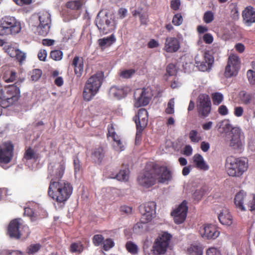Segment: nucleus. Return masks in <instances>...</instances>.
<instances>
[{
  "label": "nucleus",
  "mask_w": 255,
  "mask_h": 255,
  "mask_svg": "<svg viewBox=\"0 0 255 255\" xmlns=\"http://www.w3.org/2000/svg\"><path fill=\"white\" fill-rule=\"evenodd\" d=\"M73 188L69 182L66 180L50 181L48 194L58 203H64L71 196Z\"/></svg>",
  "instance_id": "1"
},
{
  "label": "nucleus",
  "mask_w": 255,
  "mask_h": 255,
  "mask_svg": "<svg viewBox=\"0 0 255 255\" xmlns=\"http://www.w3.org/2000/svg\"><path fill=\"white\" fill-rule=\"evenodd\" d=\"M225 168L230 176L240 177L248 168V160L243 157L229 156L226 159Z\"/></svg>",
  "instance_id": "2"
},
{
  "label": "nucleus",
  "mask_w": 255,
  "mask_h": 255,
  "mask_svg": "<svg viewBox=\"0 0 255 255\" xmlns=\"http://www.w3.org/2000/svg\"><path fill=\"white\" fill-rule=\"evenodd\" d=\"M104 79V72L98 71L88 79L83 93L85 101H90L97 94L103 84Z\"/></svg>",
  "instance_id": "3"
},
{
  "label": "nucleus",
  "mask_w": 255,
  "mask_h": 255,
  "mask_svg": "<svg viewBox=\"0 0 255 255\" xmlns=\"http://www.w3.org/2000/svg\"><path fill=\"white\" fill-rule=\"evenodd\" d=\"M21 24L14 17L5 16L0 19V35H15L20 32ZM4 42L0 39V46Z\"/></svg>",
  "instance_id": "4"
},
{
  "label": "nucleus",
  "mask_w": 255,
  "mask_h": 255,
  "mask_svg": "<svg viewBox=\"0 0 255 255\" xmlns=\"http://www.w3.org/2000/svg\"><path fill=\"white\" fill-rule=\"evenodd\" d=\"M14 156V145L12 142L7 141L0 145V166H5L9 163Z\"/></svg>",
  "instance_id": "5"
},
{
  "label": "nucleus",
  "mask_w": 255,
  "mask_h": 255,
  "mask_svg": "<svg viewBox=\"0 0 255 255\" xmlns=\"http://www.w3.org/2000/svg\"><path fill=\"white\" fill-rule=\"evenodd\" d=\"M136 124V140L140 138L144 128L147 126L148 121V112L143 108L140 109L137 114L133 118Z\"/></svg>",
  "instance_id": "6"
},
{
  "label": "nucleus",
  "mask_w": 255,
  "mask_h": 255,
  "mask_svg": "<svg viewBox=\"0 0 255 255\" xmlns=\"http://www.w3.org/2000/svg\"><path fill=\"white\" fill-rule=\"evenodd\" d=\"M241 68V60L239 57L235 54H231L228 58L227 65L225 68V76L231 78L236 76Z\"/></svg>",
  "instance_id": "7"
},
{
  "label": "nucleus",
  "mask_w": 255,
  "mask_h": 255,
  "mask_svg": "<svg viewBox=\"0 0 255 255\" xmlns=\"http://www.w3.org/2000/svg\"><path fill=\"white\" fill-rule=\"evenodd\" d=\"M197 107L201 117H207L211 111V102L210 97L206 94L199 95L197 101Z\"/></svg>",
  "instance_id": "8"
},
{
  "label": "nucleus",
  "mask_w": 255,
  "mask_h": 255,
  "mask_svg": "<svg viewBox=\"0 0 255 255\" xmlns=\"http://www.w3.org/2000/svg\"><path fill=\"white\" fill-rule=\"evenodd\" d=\"M138 183L143 187L148 188L154 185L156 182L154 166L149 170H145L138 177Z\"/></svg>",
  "instance_id": "9"
},
{
  "label": "nucleus",
  "mask_w": 255,
  "mask_h": 255,
  "mask_svg": "<svg viewBox=\"0 0 255 255\" xmlns=\"http://www.w3.org/2000/svg\"><path fill=\"white\" fill-rule=\"evenodd\" d=\"M39 24L37 27L38 34L42 36L47 35L50 31L51 25V15L47 11L39 12Z\"/></svg>",
  "instance_id": "10"
},
{
  "label": "nucleus",
  "mask_w": 255,
  "mask_h": 255,
  "mask_svg": "<svg viewBox=\"0 0 255 255\" xmlns=\"http://www.w3.org/2000/svg\"><path fill=\"white\" fill-rule=\"evenodd\" d=\"M5 87L6 93L2 96L3 102H7L5 107H8L16 102L20 97V90L15 84Z\"/></svg>",
  "instance_id": "11"
},
{
  "label": "nucleus",
  "mask_w": 255,
  "mask_h": 255,
  "mask_svg": "<svg viewBox=\"0 0 255 255\" xmlns=\"http://www.w3.org/2000/svg\"><path fill=\"white\" fill-rule=\"evenodd\" d=\"M65 170V165L63 161L50 165L48 166V177L51 181L61 180Z\"/></svg>",
  "instance_id": "12"
},
{
  "label": "nucleus",
  "mask_w": 255,
  "mask_h": 255,
  "mask_svg": "<svg viewBox=\"0 0 255 255\" xmlns=\"http://www.w3.org/2000/svg\"><path fill=\"white\" fill-rule=\"evenodd\" d=\"M171 237L170 234L164 232L155 241L153 247L154 251L158 255L164 254L169 246Z\"/></svg>",
  "instance_id": "13"
},
{
  "label": "nucleus",
  "mask_w": 255,
  "mask_h": 255,
  "mask_svg": "<svg viewBox=\"0 0 255 255\" xmlns=\"http://www.w3.org/2000/svg\"><path fill=\"white\" fill-rule=\"evenodd\" d=\"M241 129L235 127L233 131L230 146L235 153H241L244 149V143L241 139Z\"/></svg>",
  "instance_id": "14"
},
{
  "label": "nucleus",
  "mask_w": 255,
  "mask_h": 255,
  "mask_svg": "<svg viewBox=\"0 0 255 255\" xmlns=\"http://www.w3.org/2000/svg\"><path fill=\"white\" fill-rule=\"evenodd\" d=\"M156 180L159 183H168L172 179L171 172L166 166L154 165Z\"/></svg>",
  "instance_id": "15"
},
{
  "label": "nucleus",
  "mask_w": 255,
  "mask_h": 255,
  "mask_svg": "<svg viewBox=\"0 0 255 255\" xmlns=\"http://www.w3.org/2000/svg\"><path fill=\"white\" fill-rule=\"evenodd\" d=\"M180 40L175 37L168 36L165 38L163 50L167 53L177 52L180 48Z\"/></svg>",
  "instance_id": "16"
},
{
  "label": "nucleus",
  "mask_w": 255,
  "mask_h": 255,
  "mask_svg": "<svg viewBox=\"0 0 255 255\" xmlns=\"http://www.w3.org/2000/svg\"><path fill=\"white\" fill-rule=\"evenodd\" d=\"M20 219H15L10 221L8 227L7 234L11 238L19 239L21 237Z\"/></svg>",
  "instance_id": "17"
},
{
  "label": "nucleus",
  "mask_w": 255,
  "mask_h": 255,
  "mask_svg": "<svg viewBox=\"0 0 255 255\" xmlns=\"http://www.w3.org/2000/svg\"><path fill=\"white\" fill-rule=\"evenodd\" d=\"M96 24L100 32L103 34L110 33L114 29L111 19H108L107 16L102 18L97 17L96 20Z\"/></svg>",
  "instance_id": "18"
},
{
  "label": "nucleus",
  "mask_w": 255,
  "mask_h": 255,
  "mask_svg": "<svg viewBox=\"0 0 255 255\" xmlns=\"http://www.w3.org/2000/svg\"><path fill=\"white\" fill-rule=\"evenodd\" d=\"M202 236L207 239H215L220 235L217 227L212 224H206L200 230Z\"/></svg>",
  "instance_id": "19"
},
{
  "label": "nucleus",
  "mask_w": 255,
  "mask_h": 255,
  "mask_svg": "<svg viewBox=\"0 0 255 255\" xmlns=\"http://www.w3.org/2000/svg\"><path fill=\"white\" fill-rule=\"evenodd\" d=\"M146 89H137L134 94V97L136 100L135 106L137 107L144 106L148 105L150 102V98L146 96Z\"/></svg>",
  "instance_id": "20"
},
{
  "label": "nucleus",
  "mask_w": 255,
  "mask_h": 255,
  "mask_svg": "<svg viewBox=\"0 0 255 255\" xmlns=\"http://www.w3.org/2000/svg\"><path fill=\"white\" fill-rule=\"evenodd\" d=\"M214 61L213 57L209 54L206 53L204 60L202 62L197 61L195 60V64L200 71L205 72L211 70Z\"/></svg>",
  "instance_id": "21"
},
{
  "label": "nucleus",
  "mask_w": 255,
  "mask_h": 255,
  "mask_svg": "<svg viewBox=\"0 0 255 255\" xmlns=\"http://www.w3.org/2000/svg\"><path fill=\"white\" fill-rule=\"evenodd\" d=\"M242 16L245 24L251 26L255 22V8L251 6L246 7L243 11Z\"/></svg>",
  "instance_id": "22"
},
{
  "label": "nucleus",
  "mask_w": 255,
  "mask_h": 255,
  "mask_svg": "<svg viewBox=\"0 0 255 255\" xmlns=\"http://www.w3.org/2000/svg\"><path fill=\"white\" fill-rule=\"evenodd\" d=\"M251 198V195H248L246 192L242 190L236 194L234 203L237 207H244L245 205L248 206Z\"/></svg>",
  "instance_id": "23"
},
{
  "label": "nucleus",
  "mask_w": 255,
  "mask_h": 255,
  "mask_svg": "<svg viewBox=\"0 0 255 255\" xmlns=\"http://www.w3.org/2000/svg\"><path fill=\"white\" fill-rule=\"evenodd\" d=\"M188 208H175L171 213L174 221L176 224H180L185 220Z\"/></svg>",
  "instance_id": "24"
},
{
  "label": "nucleus",
  "mask_w": 255,
  "mask_h": 255,
  "mask_svg": "<svg viewBox=\"0 0 255 255\" xmlns=\"http://www.w3.org/2000/svg\"><path fill=\"white\" fill-rule=\"evenodd\" d=\"M220 222L224 225L230 226L233 223V217L228 208H225L218 216Z\"/></svg>",
  "instance_id": "25"
},
{
  "label": "nucleus",
  "mask_w": 255,
  "mask_h": 255,
  "mask_svg": "<svg viewBox=\"0 0 255 255\" xmlns=\"http://www.w3.org/2000/svg\"><path fill=\"white\" fill-rule=\"evenodd\" d=\"M127 89L123 87L117 86H112L109 91L110 95L118 99L125 97L127 95Z\"/></svg>",
  "instance_id": "26"
},
{
  "label": "nucleus",
  "mask_w": 255,
  "mask_h": 255,
  "mask_svg": "<svg viewBox=\"0 0 255 255\" xmlns=\"http://www.w3.org/2000/svg\"><path fill=\"white\" fill-rule=\"evenodd\" d=\"M105 154L103 147L99 146L94 149L92 152L91 158L95 163L100 164L105 157Z\"/></svg>",
  "instance_id": "27"
},
{
  "label": "nucleus",
  "mask_w": 255,
  "mask_h": 255,
  "mask_svg": "<svg viewBox=\"0 0 255 255\" xmlns=\"http://www.w3.org/2000/svg\"><path fill=\"white\" fill-rule=\"evenodd\" d=\"M193 160L197 168L204 171L207 170L209 169L208 165L205 163L201 155L199 154H195Z\"/></svg>",
  "instance_id": "28"
},
{
  "label": "nucleus",
  "mask_w": 255,
  "mask_h": 255,
  "mask_svg": "<svg viewBox=\"0 0 255 255\" xmlns=\"http://www.w3.org/2000/svg\"><path fill=\"white\" fill-rule=\"evenodd\" d=\"M155 208H140V212L142 215V219L143 222H148L150 221L153 216L155 215Z\"/></svg>",
  "instance_id": "29"
},
{
  "label": "nucleus",
  "mask_w": 255,
  "mask_h": 255,
  "mask_svg": "<svg viewBox=\"0 0 255 255\" xmlns=\"http://www.w3.org/2000/svg\"><path fill=\"white\" fill-rule=\"evenodd\" d=\"M239 98L241 103L244 105H249L254 100V95L245 91H242L239 93Z\"/></svg>",
  "instance_id": "30"
},
{
  "label": "nucleus",
  "mask_w": 255,
  "mask_h": 255,
  "mask_svg": "<svg viewBox=\"0 0 255 255\" xmlns=\"http://www.w3.org/2000/svg\"><path fill=\"white\" fill-rule=\"evenodd\" d=\"M85 3L84 0H72L67 1L65 4V6L71 10H79Z\"/></svg>",
  "instance_id": "31"
},
{
  "label": "nucleus",
  "mask_w": 255,
  "mask_h": 255,
  "mask_svg": "<svg viewBox=\"0 0 255 255\" xmlns=\"http://www.w3.org/2000/svg\"><path fill=\"white\" fill-rule=\"evenodd\" d=\"M208 192V188L206 186H203L200 189L196 190L192 194V197L195 202H199Z\"/></svg>",
  "instance_id": "32"
},
{
  "label": "nucleus",
  "mask_w": 255,
  "mask_h": 255,
  "mask_svg": "<svg viewBox=\"0 0 255 255\" xmlns=\"http://www.w3.org/2000/svg\"><path fill=\"white\" fill-rule=\"evenodd\" d=\"M187 253L189 255H203V248L200 244H192L187 248Z\"/></svg>",
  "instance_id": "33"
},
{
  "label": "nucleus",
  "mask_w": 255,
  "mask_h": 255,
  "mask_svg": "<svg viewBox=\"0 0 255 255\" xmlns=\"http://www.w3.org/2000/svg\"><path fill=\"white\" fill-rule=\"evenodd\" d=\"M40 157L39 154L36 153L31 147H29L24 153L23 158L26 160H34L37 161Z\"/></svg>",
  "instance_id": "34"
},
{
  "label": "nucleus",
  "mask_w": 255,
  "mask_h": 255,
  "mask_svg": "<svg viewBox=\"0 0 255 255\" xmlns=\"http://www.w3.org/2000/svg\"><path fill=\"white\" fill-rule=\"evenodd\" d=\"M116 39L114 34L110 36L98 40L99 46L101 47H109L116 41Z\"/></svg>",
  "instance_id": "35"
},
{
  "label": "nucleus",
  "mask_w": 255,
  "mask_h": 255,
  "mask_svg": "<svg viewBox=\"0 0 255 255\" xmlns=\"http://www.w3.org/2000/svg\"><path fill=\"white\" fill-rule=\"evenodd\" d=\"M16 77V73L12 70L5 71L2 77L3 80L6 83L14 82Z\"/></svg>",
  "instance_id": "36"
},
{
  "label": "nucleus",
  "mask_w": 255,
  "mask_h": 255,
  "mask_svg": "<svg viewBox=\"0 0 255 255\" xmlns=\"http://www.w3.org/2000/svg\"><path fill=\"white\" fill-rule=\"evenodd\" d=\"M126 248L128 253L132 255H136L138 253V246L131 241H128L126 244Z\"/></svg>",
  "instance_id": "37"
},
{
  "label": "nucleus",
  "mask_w": 255,
  "mask_h": 255,
  "mask_svg": "<svg viewBox=\"0 0 255 255\" xmlns=\"http://www.w3.org/2000/svg\"><path fill=\"white\" fill-rule=\"evenodd\" d=\"M129 170L128 169L121 170L116 174L115 177H111L112 178H116L119 181H127L128 178Z\"/></svg>",
  "instance_id": "38"
},
{
  "label": "nucleus",
  "mask_w": 255,
  "mask_h": 255,
  "mask_svg": "<svg viewBox=\"0 0 255 255\" xmlns=\"http://www.w3.org/2000/svg\"><path fill=\"white\" fill-rule=\"evenodd\" d=\"M84 250L83 245L81 243H72L70 247V251L72 253H81Z\"/></svg>",
  "instance_id": "39"
},
{
  "label": "nucleus",
  "mask_w": 255,
  "mask_h": 255,
  "mask_svg": "<svg viewBox=\"0 0 255 255\" xmlns=\"http://www.w3.org/2000/svg\"><path fill=\"white\" fill-rule=\"evenodd\" d=\"M63 56L62 51L59 50H54L50 52V57L55 61L61 60Z\"/></svg>",
  "instance_id": "40"
},
{
  "label": "nucleus",
  "mask_w": 255,
  "mask_h": 255,
  "mask_svg": "<svg viewBox=\"0 0 255 255\" xmlns=\"http://www.w3.org/2000/svg\"><path fill=\"white\" fill-rule=\"evenodd\" d=\"M212 98L213 104L215 105H220L224 99L223 95L219 92L212 94Z\"/></svg>",
  "instance_id": "41"
},
{
  "label": "nucleus",
  "mask_w": 255,
  "mask_h": 255,
  "mask_svg": "<svg viewBox=\"0 0 255 255\" xmlns=\"http://www.w3.org/2000/svg\"><path fill=\"white\" fill-rule=\"evenodd\" d=\"M41 245L39 244H32L29 246L26 250L28 255H33L37 253L40 249Z\"/></svg>",
  "instance_id": "42"
},
{
  "label": "nucleus",
  "mask_w": 255,
  "mask_h": 255,
  "mask_svg": "<svg viewBox=\"0 0 255 255\" xmlns=\"http://www.w3.org/2000/svg\"><path fill=\"white\" fill-rule=\"evenodd\" d=\"M135 73V70L133 69L125 70L121 72L120 76L123 78H129Z\"/></svg>",
  "instance_id": "43"
},
{
  "label": "nucleus",
  "mask_w": 255,
  "mask_h": 255,
  "mask_svg": "<svg viewBox=\"0 0 255 255\" xmlns=\"http://www.w3.org/2000/svg\"><path fill=\"white\" fill-rule=\"evenodd\" d=\"M214 19V13L211 11H207L205 12L203 16V20L206 23H211Z\"/></svg>",
  "instance_id": "44"
},
{
  "label": "nucleus",
  "mask_w": 255,
  "mask_h": 255,
  "mask_svg": "<svg viewBox=\"0 0 255 255\" xmlns=\"http://www.w3.org/2000/svg\"><path fill=\"white\" fill-rule=\"evenodd\" d=\"M189 137L191 141L198 142L201 139V137L198 135V132L196 130H191L189 133Z\"/></svg>",
  "instance_id": "45"
},
{
  "label": "nucleus",
  "mask_w": 255,
  "mask_h": 255,
  "mask_svg": "<svg viewBox=\"0 0 255 255\" xmlns=\"http://www.w3.org/2000/svg\"><path fill=\"white\" fill-rule=\"evenodd\" d=\"M42 71L39 69H35L31 72V78L32 80L37 81L41 76Z\"/></svg>",
  "instance_id": "46"
},
{
  "label": "nucleus",
  "mask_w": 255,
  "mask_h": 255,
  "mask_svg": "<svg viewBox=\"0 0 255 255\" xmlns=\"http://www.w3.org/2000/svg\"><path fill=\"white\" fill-rule=\"evenodd\" d=\"M183 22V17L180 13H178L173 16L172 22L175 26L180 25Z\"/></svg>",
  "instance_id": "47"
},
{
  "label": "nucleus",
  "mask_w": 255,
  "mask_h": 255,
  "mask_svg": "<svg viewBox=\"0 0 255 255\" xmlns=\"http://www.w3.org/2000/svg\"><path fill=\"white\" fill-rule=\"evenodd\" d=\"M104 240V238L102 235H95L93 238V243L96 246H99L101 245Z\"/></svg>",
  "instance_id": "48"
},
{
  "label": "nucleus",
  "mask_w": 255,
  "mask_h": 255,
  "mask_svg": "<svg viewBox=\"0 0 255 255\" xmlns=\"http://www.w3.org/2000/svg\"><path fill=\"white\" fill-rule=\"evenodd\" d=\"M165 113L167 114H172L174 113V100L171 99L167 104V107L165 109Z\"/></svg>",
  "instance_id": "49"
},
{
  "label": "nucleus",
  "mask_w": 255,
  "mask_h": 255,
  "mask_svg": "<svg viewBox=\"0 0 255 255\" xmlns=\"http://www.w3.org/2000/svg\"><path fill=\"white\" fill-rule=\"evenodd\" d=\"M74 68V72L75 75L77 77H80L83 72L84 70V61L83 60H81L80 63L79 64L78 66Z\"/></svg>",
  "instance_id": "50"
},
{
  "label": "nucleus",
  "mask_w": 255,
  "mask_h": 255,
  "mask_svg": "<svg viewBox=\"0 0 255 255\" xmlns=\"http://www.w3.org/2000/svg\"><path fill=\"white\" fill-rule=\"evenodd\" d=\"M247 76L249 83L252 85L255 84V71L249 70L247 72Z\"/></svg>",
  "instance_id": "51"
},
{
  "label": "nucleus",
  "mask_w": 255,
  "mask_h": 255,
  "mask_svg": "<svg viewBox=\"0 0 255 255\" xmlns=\"http://www.w3.org/2000/svg\"><path fill=\"white\" fill-rule=\"evenodd\" d=\"M235 128H233L232 125L230 124L229 120H228L223 122V128L225 132L232 131V133H233V130Z\"/></svg>",
  "instance_id": "52"
},
{
  "label": "nucleus",
  "mask_w": 255,
  "mask_h": 255,
  "mask_svg": "<svg viewBox=\"0 0 255 255\" xmlns=\"http://www.w3.org/2000/svg\"><path fill=\"white\" fill-rule=\"evenodd\" d=\"M114 245V243L111 239H107L104 243L103 249L107 251Z\"/></svg>",
  "instance_id": "53"
},
{
  "label": "nucleus",
  "mask_w": 255,
  "mask_h": 255,
  "mask_svg": "<svg viewBox=\"0 0 255 255\" xmlns=\"http://www.w3.org/2000/svg\"><path fill=\"white\" fill-rule=\"evenodd\" d=\"M20 232L21 233V236L28 237L30 233L29 227L26 225H22L20 227Z\"/></svg>",
  "instance_id": "54"
},
{
  "label": "nucleus",
  "mask_w": 255,
  "mask_h": 255,
  "mask_svg": "<svg viewBox=\"0 0 255 255\" xmlns=\"http://www.w3.org/2000/svg\"><path fill=\"white\" fill-rule=\"evenodd\" d=\"M181 5L180 0H172L170 2L171 8L174 10H177L179 9Z\"/></svg>",
  "instance_id": "55"
},
{
  "label": "nucleus",
  "mask_w": 255,
  "mask_h": 255,
  "mask_svg": "<svg viewBox=\"0 0 255 255\" xmlns=\"http://www.w3.org/2000/svg\"><path fill=\"white\" fill-rule=\"evenodd\" d=\"M47 55V53L45 49H40L38 53V58L39 60L45 61Z\"/></svg>",
  "instance_id": "56"
},
{
  "label": "nucleus",
  "mask_w": 255,
  "mask_h": 255,
  "mask_svg": "<svg viewBox=\"0 0 255 255\" xmlns=\"http://www.w3.org/2000/svg\"><path fill=\"white\" fill-rule=\"evenodd\" d=\"M112 136L117 145L119 147V149L121 150H123L124 149V146L123 145L120 139H119L118 135L115 132H113L112 133Z\"/></svg>",
  "instance_id": "57"
},
{
  "label": "nucleus",
  "mask_w": 255,
  "mask_h": 255,
  "mask_svg": "<svg viewBox=\"0 0 255 255\" xmlns=\"http://www.w3.org/2000/svg\"><path fill=\"white\" fill-rule=\"evenodd\" d=\"M112 136L117 145L119 147V149L121 150H123L124 149V146L123 145L120 139H119L118 135L115 132H113L112 133Z\"/></svg>",
  "instance_id": "58"
},
{
  "label": "nucleus",
  "mask_w": 255,
  "mask_h": 255,
  "mask_svg": "<svg viewBox=\"0 0 255 255\" xmlns=\"http://www.w3.org/2000/svg\"><path fill=\"white\" fill-rule=\"evenodd\" d=\"M16 59L18 60V61L21 64L23 61L25 60L26 58L25 54L20 50L18 51L15 57Z\"/></svg>",
  "instance_id": "59"
},
{
  "label": "nucleus",
  "mask_w": 255,
  "mask_h": 255,
  "mask_svg": "<svg viewBox=\"0 0 255 255\" xmlns=\"http://www.w3.org/2000/svg\"><path fill=\"white\" fill-rule=\"evenodd\" d=\"M74 165L75 172H79L81 169V164L79 159L77 156H75L74 158Z\"/></svg>",
  "instance_id": "60"
},
{
  "label": "nucleus",
  "mask_w": 255,
  "mask_h": 255,
  "mask_svg": "<svg viewBox=\"0 0 255 255\" xmlns=\"http://www.w3.org/2000/svg\"><path fill=\"white\" fill-rule=\"evenodd\" d=\"M204 41L207 44H211L213 41V37L210 33H206L203 37Z\"/></svg>",
  "instance_id": "61"
},
{
  "label": "nucleus",
  "mask_w": 255,
  "mask_h": 255,
  "mask_svg": "<svg viewBox=\"0 0 255 255\" xmlns=\"http://www.w3.org/2000/svg\"><path fill=\"white\" fill-rule=\"evenodd\" d=\"M244 113V109L242 107H236L234 109V114L236 117H240L242 116Z\"/></svg>",
  "instance_id": "62"
},
{
  "label": "nucleus",
  "mask_w": 255,
  "mask_h": 255,
  "mask_svg": "<svg viewBox=\"0 0 255 255\" xmlns=\"http://www.w3.org/2000/svg\"><path fill=\"white\" fill-rule=\"evenodd\" d=\"M218 113L222 116H226L228 114V109L225 105H221L218 108Z\"/></svg>",
  "instance_id": "63"
},
{
  "label": "nucleus",
  "mask_w": 255,
  "mask_h": 255,
  "mask_svg": "<svg viewBox=\"0 0 255 255\" xmlns=\"http://www.w3.org/2000/svg\"><path fill=\"white\" fill-rule=\"evenodd\" d=\"M128 10L125 8H120L118 10V14L120 19L124 18L127 15Z\"/></svg>",
  "instance_id": "64"
}]
</instances>
